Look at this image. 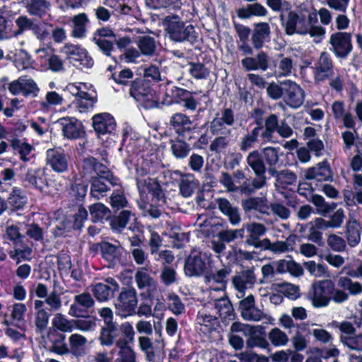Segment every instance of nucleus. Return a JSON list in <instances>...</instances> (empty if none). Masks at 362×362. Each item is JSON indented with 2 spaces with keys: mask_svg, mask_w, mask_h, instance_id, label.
I'll return each mask as SVG.
<instances>
[{
  "mask_svg": "<svg viewBox=\"0 0 362 362\" xmlns=\"http://www.w3.org/2000/svg\"><path fill=\"white\" fill-rule=\"evenodd\" d=\"M214 307L223 320H231L234 317V310L230 300L225 295L214 300Z\"/></svg>",
  "mask_w": 362,
  "mask_h": 362,
  "instance_id": "473e14b6",
  "label": "nucleus"
},
{
  "mask_svg": "<svg viewBox=\"0 0 362 362\" xmlns=\"http://www.w3.org/2000/svg\"><path fill=\"white\" fill-rule=\"evenodd\" d=\"M235 123L234 111L230 108H224L221 112V116L213 119L210 123L209 129L213 135H218L223 131H231L227 127H232Z\"/></svg>",
  "mask_w": 362,
  "mask_h": 362,
  "instance_id": "9b49d317",
  "label": "nucleus"
},
{
  "mask_svg": "<svg viewBox=\"0 0 362 362\" xmlns=\"http://www.w3.org/2000/svg\"><path fill=\"white\" fill-rule=\"evenodd\" d=\"M267 182L258 177L254 178L252 181L249 179L245 180L241 185H237V192L241 194L250 196L255 193V190L259 189L266 185Z\"/></svg>",
  "mask_w": 362,
  "mask_h": 362,
  "instance_id": "4c0bfd02",
  "label": "nucleus"
},
{
  "mask_svg": "<svg viewBox=\"0 0 362 362\" xmlns=\"http://www.w3.org/2000/svg\"><path fill=\"white\" fill-rule=\"evenodd\" d=\"M247 165L251 168L257 177L266 181L267 168L261 153L257 150L251 151L246 158Z\"/></svg>",
  "mask_w": 362,
  "mask_h": 362,
  "instance_id": "b1692460",
  "label": "nucleus"
},
{
  "mask_svg": "<svg viewBox=\"0 0 362 362\" xmlns=\"http://www.w3.org/2000/svg\"><path fill=\"white\" fill-rule=\"evenodd\" d=\"M186 95H189L188 90L177 86H169L165 92L164 102L168 105L180 103Z\"/></svg>",
  "mask_w": 362,
  "mask_h": 362,
  "instance_id": "79ce46f5",
  "label": "nucleus"
},
{
  "mask_svg": "<svg viewBox=\"0 0 362 362\" xmlns=\"http://www.w3.org/2000/svg\"><path fill=\"white\" fill-rule=\"evenodd\" d=\"M304 267L310 275L315 277L328 276V272L326 267L322 264H317L314 261L305 262Z\"/></svg>",
  "mask_w": 362,
  "mask_h": 362,
  "instance_id": "052dcab7",
  "label": "nucleus"
},
{
  "mask_svg": "<svg viewBox=\"0 0 362 362\" xmlns=\"http://www.w3.org/2000/svg\"><path fill=\"white\" fill-rule=\"evenodd\" d=\"M168 308L176 315H181L185 310V305L180 298L174 293L168 296Z\"/></svg>",
  "mask_w": 362,
  "mask_h": 362,
  "instance_id": "bf43d9fd",
  "label": "nucleus"
},
{
  "mask_svg": "<svg viewBox=\"0 0 362 362\" xmlns=\"http://www.w3.org/2000/svg\"><path fill=\"white\" fill-rule=\"evenodd\" d=\"M244 229H226L218 231L211 240V249L216 254H221L226 249V244L235 240L238 237L243 238Z\"/></svg>",
  "mask_w": 362,
  "mask_h": 362,
  "instance_id": "1a4fd4ad",
  "label": "nucleus"
},
{
  "mask_svg": "<svg viewBox=\"0 0 362 362\" xmlns=\"http://www.w3.org/2000/svg\"><path fill=\"white\" fill-rule=\"evenodd\" d=\"M257 281L255 274V267L243 270L235 275L232 279V284L235 288L243 297L246 289L253 287Z\"/></svg>",
  "mask_w": 362,
  "mask_h": 362,
  "instance_id": "ddd939ff",
  "label": "nucleus"
},
{
  "mask_svg": "<svg viewBox=\"0 0 362 362\" xmlns=\"http://www.w3.org/2000/svg\"><path fill=\"white\" fill-rule=\"evenodd\" d=\"M162 24L168 38L173 42L193 43L197 40V35L194 27L183 21L177 15L170 14L165 16Z\"/></svg>",
  "mask_w": 362,
  "mask_h": 362,
  "instance_id": "f257e3e1",
  "label": "nucleus"
},
{
  "mask_svg": "<svg viewBox=\"0 0 362 362\" xmlns=\"http://www.w3.org/2000/svg\"><path fill=\"white\" fill-rule=\"evenodd\" d=\"M231 273V269L228 267H223L221 269L206 274L204 280L206 283L210 284L211 282L218 284L220 287L214 288V291H218L226 287L228 282V277Z\"/></svg>",
  "mask_w": 362,
  "mask_h": 362,
  "instance_id": "2f4dec72",
  "label": "nucleus"
},
{
  "mask_svg": "<svg viewBox=\"0 0 362 362\" xmlns=\"http://www.w3.org/2000/svg\"><path fill=\"white\" fill-rule=\"evenodd\" d=\"M135 281L139 289L146 288L149 295L157 290V281L151 276L146 267L139 268L135 274Z\"/></svg>",
  "mask_w": 362,
  "mask_h": 362,
  "instance_id": "a878e982",
  "label": "nucleus"
},
{
  "mask_svg": "<svg viewBox=\"0 0 362 362\" xmlns=\"http://www.w3.org/2000/svg\"><path fill=\"white\" fill-rule=\"evenodd\" d=\"M94 297L100 302L108 301L114 296L115 293L103 283H97L90 286Z\"/></svg>",
  "mask_w": 362,
  "mask_h": 362,
  "instance_id": "37998d69",
  "label": "nucleus"
},
{
  "mask_svg": "<svg viewBox=\"0 0 362 362\" xmlns=\"http://www.w3.org/2000/svg\"><path fill=\"white\" fill-rule=\"evenodd\" d=\"M81 174L83 177L91 180L100 177L109 180L112 177L108 168L93 157H88L83 159Z\"/></svg>",
  "mask_w": 362,
  "mask_h": 362,
  "instance_id": "0eeeda50",
  "label": "nucleus"
},
{
  "mask_svg": "<svg viewBox=\"0 0 362 362\" xmlns=\"http://www.w3.org/2000/svg\"><path fill=\"white\" fill-rule=\"evenodd\" d=\"M57 122L61 127L64 136L68 139H76L85 134L82 123L76 119L63 117Z\"/></svg>",
  "mask_w": 362,
  "mask_h": 362,
  "instance_id": "4468645a",
  "label": "nucleus"
},
{
  "mask_svg": "<svg viewBox=\"0 0 362 362\" xmlns=\"http://www.w3.org/2000/svg\"><path fill=\"white\" fill-rule=\"evenodd\" d=\"M171 150L177 158H184L189 154L191 147L189 144L182 140H177L172 142Z\"/></svg>",
  "mask_w": 362,
  "mask_h": 362,
  "instance_id": "13d9d810",
  "label": "nucleus"
},
{
  "mask_svg": "<svg viewBox=\"0 0 362 362\" xmlns=\"http://www.w3.org/2000/svg\"><path fill=\"white\" fill-rule=\"evenodd\" d=\"M138 341L140 349L145 354L146 359L149 362H153L158 350L153 346L152 340L147 336H141Z\"/></svg>",
  "mask_w": 362,
  "mask_h": 362,
  "instance_id": "a19ab883",
  "label": "nucleus"
},
{
  "mask_svg": "<svg viewBox=\"0 0 362 362\" xmlns=\"http://www.w3.org/2000/svg\"><path fill=\"white\" fill-rule=\"evenodd\" d=\"M209 264V258L206 253L192 250L185 261L184 272L189 277L204 274Z\"/></svg>",
  "mask_w": 362,
  "mask_h": 362,
  "instance_id": "423d86ee",
  "label": "nucleus"
},
{
  "mask_svg": "<svg viewBox=\"0 0 362 362\" xmlns=\"http://www.w3.org/2000/svg\"><path fill=\"white\" fill-rule=\"evenodd\" d=\"M283 84L286 87L285 89L286 104L293 108L300 107L305 99L303 90L300 86L290 80L285 81Z\"/></svg>",
  "mask_w": 362,
  "mask_h": 362,
  "instance_id": "dca6fc26",
  "label": "nucleus"
},
{
  "mask_svg": "<svg viewBox=\"0 0 362 362\" xmlns=\"http://www.w3.org/2000/svg\"><path fill=\"white\" fill-rule=\"evenodd\" d=\"M242 207L245 212L255 210L261 214H267L269 209L266 200L259 197H249L242 200Z\"/></svg>",
  "mask_w": 362,
  "mask_h": 362,
  "instance_id": "f704fd0d",
  "label": "nucleus"
},
{
  "mask_svg": "<svg viewBox=\"0 0 362 362\" xmlns=\"http://www.w3.org/2000/svg\"><path fill=\"white\" fill-rule=\"evenodd\" d=\"M74 320L67 319L63 314L58 313L54 315L52 325L54 328L61 332H72L74 331Z\"/></svg>",
  "mask_w": 362,
  "mask_h": 362,
  "instance_id": "49530a36",
  "label": "nucleus"
},
{
  "mask_svg": "<svg viewBox=\"0 0 362 362\" xmlns=\"http://www.w3.org/2000/svg\"><path fill=\"white\" fill-rule=\"evenodd\" d=\"M129 94L144 108L151 109L158 106L155 91L144 80L134 81L131 85Z\"/></svg>",
  "mask_w": 362,
  "mask_h": 362,
  "instance_id": "20e7f679",
  "label": "nucleus"
},
{
  "mask_svg": "<svg viewBox=\"0 0 362 362\" xmlns=\"http://www.w3.org/2000/svg\"><path fill=\"white\" fill-rule=\"evenodd\" d=\"M269 339L274 346H284L288 341V337L286 333L279 328H273L268 334Z\"/></svg>",
  "mask_w": 362,
  "mask_h": 362,
  "instance_id": "680f3d73",
  "label": "nucleus"
},
{
  "mask_svg": "<svg viewBox=\"0 0 362 362\" xmlns=\"http://www.w3.org/2000/svg\"><path fill=\"white\" fill-rule=\"evenodd\" d=\"M232 131H223L211 142L209 150L216 153L224 151L231 141Z\"/></svg>",
  "mask_w": 362,
  "mask_h": 362,
  "instance_id": "c9c22d12",
  "label": "nucleus"
},
{
  "mask_svg": "<svg viewBox=\"0 0 362 362\" xmlns=\"http://www.w3.org/2000/svg\"><path fill=\"white\" fill-rule=\"evenodd\" d=\"M219 182L223 186L228 192L234 193L237 192V183L234 180L233 175L229 173L223 171L221 173Z\"/></svg>",
  "mask_w": 362,
  "mask_h": 362,
  "instance_id": "0e129e2a",
  "label": "nucleus"
},
{
  "mask_svg": "<svg viewBox=\"0 0 362 362\" xmlns=\"http://www.w3.org/2000/svg\"><path fill=\"white\" fill-rule=\"evenodd\" d=\"M165 234L172 240L173 246L176 248H182L188 241V233L184 232L179 225L168 223Z\"/></svg>",
  "mask_w": 362,
  "mask_h": 362,
  "instance_id": "cd10ccee",
  "label": "nucleus"
},
{
  "mask_svg": "<svg viewBox=\"0 0 362 362\" xmlns=\"http://www.w3.org/2000/svg\"><path fill=\"white\" fill-rule=\"evenodd\" d=\"M47 163L57 173L65 172L69 165L66 155L55 149H49L47 151Z\"/></svg>",
  "mask_w": 362,
  "mask_h": 362,
  "instance_id": "4be33fe9",
  "label": "nucleus"
},
{
  "mask_svg": "<svg viewBox=\"0 0 362 362\" xmlns=\"http://www.w3.org/2000/svg\"><path fill=\"white\" fill-rule=\"evenodd\" d=\"M260 136V127H254L252 131L244 135L240 141L239 147L240 151H247L252 148L258 141Z\"/></svg>",
  "mask_w": 362,
  "mask_h": 362,
  "instance_id": "a18cd8bd",
  "label": "nucleus"
},
{
  "mask_svg": "<svg viewBox=\"0 0 362 362\" xmlns=\"http://www.w3.org/2000/svg\"><path fill=\"white\" fill-rule=\"evenodd\" d=\"M216 203L218 206V209L224 215L229 223L233 226H235L241 222V214L238 206H234L226 198H218L216 199Z\"/></svg>",
  "mask_w": 362,
  "mask_h": 362,
  "instance_id": "a211bd4d",
  "label": "nucleus"
},
{
  "mask_svg": "<svg viewBox=\"0 0 362 362\" xmlns=\"http://www.w3.org/2000/svg\"><path fill=\"white\" fill-rule=\"evenodd\" d=\"M49 314L46 310H37L35 314V325L36 332L42 334L47 329Z\"/></svg>",
  "mask_w": 362,
  "mask_h": 362,
  "instance_id": "6e6d98bb",
  "label": "nucleus"
},
{
  "mask_svg": "<svg viewBox=\"0 0 362 362\" xmlns=\"http://www.w3.org/2000/svg\"><path fill=\"white\" fill-rule=\"evenodd\" d=\"M93 127L98 136L112 133L116 127L113 117L108 113L97 114L93 117Z\"/></svg>",
  "mask_w": 362,
  "mask_h": 362,
  "instance_id": "aec40b11",
  "label": "nucleus"
},
{
  "mask_svg": "<svg viewBox=\"0 0 362 362\" xmlns=\"http://www.w3.org/2000/svg\"><path fill=\"white\" fill-rule=\"evenodd\" d=\"M101 179V177H97L92 180L91 182L90 195L96 199L105 197L110 190V187Z\"/></svg>",
  "mask_w": 362,
  "mask_h": 362,
  "instance_id": "864d4df0",
  "label": "nucleus"
},
{
  "mask_svg": "<svg viewBox=\"0 0 362 362\" xmlns=\"http://www.w3.org/2000/svg\"><path fill=\"white\" fill-rule=\"evenodd\" d=\"M327 243L332 250L338 252L344 251L346 247L345 240L336 234H330L327 237Z\"/></svg>",
  "mask_w": 362,
  "mask_h": 362,
  "instance_id": "69168bd1",
  "label": "nucleus"
},
{
  "mask_svg": "<svg viewBox=\"0 0 362 362\" xmlns=\"http://www.w3.org/2000/svg\"><path fill=\"white\" fill-rule=\"evenodd\" d=\"M117 244H113L108 241H103V246L101 257L110 265H115L118 262L122 257V247L119 242Z\"/></svg>",
  "mask_w": 362,
  "mask_h": 362,
  "instance_id": "bb28decb",
  "label": "nucleus"
},
{
  "mask_svg": "<svg viewBox=\"0 0 362 362\" xmlns=\"http://www.w3.org/2000/svg\"><path fill=\"white\" fill-rule=\"evenodd\" d=\"M138 298L134 288H122L119 293L115 308L117 315L122 317L133 315L137 307Z\"/></svg>",
  "mask_w": 362,
  "mask_h": 362,
  "instance_id": "39448f33",
  "label": "nucleus"
},
{
  "mask_svg": "<svg viewBox=\"0 0 362 362\" xmlns=\"http://www.w3.org/2000/svg\"><path fill=\"white\" fill-rule=\"evenodd\" d=\"M25 7L28 13L33 17L43 20L50 17L52 4L47 0H26Z\"/></svg>",
  "mask_w": 362,
  "mask_h": 362,
  "instance_id": "6ab92c4d",
  "label": "nucleus"
},
{
  "mask_svg": "<svg viewBox=\"0 0 362 362\" xmlns=\"http://www.w3.org/2000/svg\"><path fill=\"white\" fill-rule=\"evenodd\" d=\"M242 66L247 71L261 70L266 71L270 64V58L267 52H259L255 57H247L242 59Z\"/></svg>",
  "mask_w": 362,
  "mask_h": 362,
  "instance_id": "f3484780",
  "label": "nucleus"
},
{
  "mask_svg": "<svg viewBox=\"0 0 362 362\" xmlns=\"http://www.w3.org/2000/svg\"><path fill=\"white\" fill-rule=\"evenodd\" d=\"M14 62L18 69H26L31 65L30 57L27 52L20 49L15 55Z\"/></svg>",
  "mask_w": 362,
  "mask_h": 362,
  "instance_id": "338daca9",
  "label": "nucleus"
},
{
  "mask_svg": "<svg viewBox=\"0 0 362 362\" xmlns=\"http://www.w3.org/2000/svg\"><path fill=\"white\" fill-rule=\"evenodd\" d=\"M132 212L129 210L122 211L118 216H113L110 220L112 229L120 232L129 221Z\"/></svg>",
  "mask_w": 362,
  "mask_h": 362,
  "instance_id": "3c124183",
  "label": "nucleus"
},
{
  "mask_svg": "<svg viewBox=\"0 0 362 362\" xmlns=\"http://www.w3.org/2000/svg\"><path fill=\"white\" fill-rule=\"evenodd\" d=\"M52 339V346L50 350L59 355H65L69 353V348L66 342V336L62 333L53 334Z\"/></svg>",
  "mask_w": 362,
  "mask_h": 362,
  "instance_id": "de8ad7c7",
  "label": "nucleus"
},
{
  "mask_svg": "<svg viewBox=\"0 0 362 362\" xmlns=\"http://www.w3.org/2000/svg\"><path fill=\"white\" fill-rule=\"evenodd\" d=\"M267 14V9L259 3L249 4L247 7L240 8L237 11L238 16L243 19L250 18L252 16H265Z\"/></svg>",
  "mask_w": 362,
  "mask_h": 362,
  "instance_id": "58836bf2",
  "label": "nucleus"
},
{
  "mask_svg": "<svg viewBox=\"0 0 362 362\" xmlns=\"http://www.w3.org/2000/svg\"><path fill=\"white\" fill-rule=\"evenodd\" d=\"M95 305V300L88 292L74 296L73 303L70 305L69 315L74 317H83L88 314L89 309Z\"/></svg>",
  "mask_w": 362,
  "mask_h": 362,
  "instance_id": "9d476101",
  "label": "nucleus"
},
{
  "mask_svg": "<svg viewBox=\"0 0 362 362\" xmlns=\"http://www.w3.org/2000/svg\"><path fill=\"white\" fill-rule=\"evenodd\" d=\"M345 233L347 243L351 247H356L361 241V226L359 222L350 218L346 223Z\"/></svg>",
  "mask_w": 362,
  "mask_h": 362,
  "instance_id": "c85d7f7f",
  "label": "nucleus"
},
{
  "mask_svg": "<svg viewBox=\"0 0 362 362\" xmlns=\"http://www.w3.org/2000/svg\"><path fill=\"white\" fill-rule=\"evenodd\" d=\"M90 214L95 221L107 219L111 216V211L102 203H96L89 206Z\"/></svg>",
  "mask_w": 362,
  "mask_h": 362,
  "instance_id": "603ef678",
  "label": "nucleus"
},
{
  "mask_svg": "<svg viewBox=\"0 0 362 362\" xmlns=\"http://www.w3.org/2000/svg\"><path fill=\"white\" fill-rule=\"evenodd\" d=\"M279 148L268 146L263 148L261 155L263 158L265 165H268V173L270 174L271 170H276V165L279 162Z\"/></svg>",
  "mask_w": 362,
  "mask_h": 362,
  "instance_id": "e433bc0d",
  "label": "nucleus"
},
{
  "mask_svg": "<svg viewBox=\"0 0 362 362\" xmlns=\"http://www.w3.org/2000/svg\"><path fill=\"white\" fill-rule=\"evenodd\" d=\"M199 182L191 174H183L181 175L179 182L180 194L184 197L192 196L194 192L198 188Z\"/></svg>",
  "mask_w": 362,
  "mask_h": 362,
  "instance_id": "72a5a7b5",
  "label": "nucleus"
},
{
  "mask_svg": "<svg viewBox=\"0 0 362 362\" xmlns=\"http://www.w3.org/2000/svg\"><path fill=\"white\" fill-rule=\"evenodd\" d=\"M305 177L307 180H315L317 182L329 181L332 180V172L327 161L324 160L308 168Z\"/></svg>",
  "mask_w": 362,
  "mask_h": 362,
  "instance_id": "412c9836",
  "label": "nucleus"
},
{
  "mask_svg": "<svg viewBox=\"0 0 362 362\" xmlns=\"http://www.w3.org/2000/svg\"><path fill=\"white\" fill-rule=\"evenodd\" d=\"M334 284L330 279L314 282L308 293V298L312 301L313 305L315 308L328 305L334 292Z\"/></svg>",
  "mask_w": 362,
  "mask_h": 362,
  "instance_id": "7ed1b4c3",
  "label": "nucleus"
},
{
  "mask_svg": "<svg viewBox=\"0 0 362 362\" xmlns=\"http://www.w3.org/2000/svg\"><path fill=\"white\" fill-rule=\"evenodd\" d=\"M62 52L66 59L76 62L81 55L85 56L86 49L78 45L67 43L62 47Z\"/></svg>",
  "mask_w": 362,
  "mask_h": 362,
  "instance_id": "5fc2aeb1",
  "label": "nucleus"
},
{
  "mask_svg": "<svg viewBox=\"0 0 362 362\" xmlns=\"http://www.w3.org/2000/svg\"><path fill=\"white\" fill-rule=\"evenodd\" d=\"M279 119L275 114H270L264 120V126L260 132V137L263 143L272 142L274 134L279 127Z\"/></svg>",
  "mask_w": 362,
  "mask_h": 362,
  "instance_id": "c756f323",
  "label": "nucleus"
},
{
  "mask_svg": "<svg viewBox=\"0 0 362 362\" xmlns=\"http://www.w3.org/2000/svg\"><path fill=\"white\" fill-rule=\"evenodd\" d=\"M280 20L287 35H292L295 33L306 35L308 34L309 23H316L317 22V15L315 12L300 11L298 13L291 11L288 13L286 18L281 14Z\"/></svg>",
  "mask_w": 362,
  "mask_h": 362,
  "instance_id": "f03ea898",
  "label": "nucleus"
},
{
  "mask_svg": "<svg viewBox=\"0 0 362 362\" xmlns=\"http://www.w3.org/2000/svg\"><path fill=\"white\" fill-rule=\"evenodd\" d=\"M24 181L39 191L47 192V180L45 177V172L40 168L28 169L25 175Z\"/></svg>",
  "mask_w": 362,
  "mask_h": 362,
  "instance_id": "393cba45",
  "label": "nucleus"
},
{
  "mask_svg": "<svg viewBox=\"0 0 362 362\" xmlns=\"http://www.w3.org/2000/svg\"><path fill=\"white\" fill-rule=\"evenodd\" d=\"M280 61L278 64V73L279 76H287L291 74L293 68V60L291 57L279 55Z\"/></svg>",
  "mask_w": 362,
  "mask_h": 362,
  "instance_id": "e2e57ef3",
  "label": "nucleus"
},
{
  "mask_svg": "<svg viewBox=\"0 0 362 362\" xmlns=\"http://www.w3.org/2000/svg\"><path fill=\"white\" fill-rule=\"evenodd\" d=\"M293 235H289L286 240H276L271 242L269 238H266L263 250H269L273 254L280 255L293 250V244H291Z\"/></svg>",
  "mask_w": 362,
  "mask_h": 362,
  "instance_id": "7c9ffc66",
  "label": "nucleus"
},
{
  "mask_svg": "<svg viewBox=\"0 0 362 362\" xmlns=\"http://www.w3.org/2000/svg\"><path fill=\"white\" fill-rule=\"evenodd\" d=\"M271 28L268 23L262 22L255 24L251 41L255 49H259L265 42L270 40Z\"/></svg>",
  "mask_w": 362,
  "mask_h": 362,
  "instance_id": "5701e85b",
  "label": "nucleus"
},
{
  "mask_svg": "<svg viewBox=\"0 0 362 362\" xmlns=\"http://www.w3.org/2000/svg\"><path fill=\"white\" fill-rule=\"evenodd\" d=\"M170 124L176 129L177 132L182 131H190L192 121L182 113L173 115L170 119Z\"/></svg>",
  "mask_w": 362,
  "mask_h": 362,
  "instance_id": "09e8293b",
  "label": "nucleus"
},
{
  "mask_svg": "<svg viewBox=\"0 0 362 362\" xmlns=\"http://www.w3.org/2000/svg\"><path fill=\"white\" fill-rule=\"evenodd\" d=\"M117 326H104L101 328L98 340L104 346H111L116 337Z\"/></svg>",
  "mask_w": 362,
  "mask_h": 362,
  "instance_id": "8fccbe9b",
  "label": "nucleus"
},
{
  "mask_svg": "<svg viewBox=\"0 0 362 362\" xmlns=\"http://www.w3.org/2000/svg\"><path fill=\"white\" fill-rule=\"evenodd\" d=\"M144 169L137 170L136 184L140 192L141 200L144 199L146 189L150 193L159 184L158 181L149 177L143 178L141 176L144 175Z\"/></svg>",
  "mask_w": 362,
  "mask_h": 362,
  "instance_id": "ea45409f",
  "label": "nucleus"
},
{
  "mask_svg": "<svg viewBox=\"0 0 362 362\" xmlns=\"http://www.w3.org/2000/svg\"><path fill=\"white\" fill-rule=\"evenodd\" d=\"M137 46L141 54L145 56H153L156 51L155 39L148 35L139 37Z\"/></svg>",
  "mask_w": 362,
  "mask_h": 362,
  "instance_id": "c03bdc74",
  "label": "nucleus"
},
{
  "mask_svg": "<svg viewBox=\"0 0 362 362\" xmlns=\"http://www.w3.org/2000/svg\"><path fill=\"white\" fill-rule=\"evenodd\" d=\"M269 175L275 177L274 186L278 191L290 189L296 185L298 179L297 175L288 169L280 171L271 170Z\"/></svg>",
  "mask_w": 362,
  "mask_h": 362,
  "instance_id": "2eb2a0df",
  "label": "nucleus"
},
{
  "mask_svg": "<svg viewBox=\"0 0 362 362\" xmlns=\"http://www.w3.org/2000/svg\"><path fill=\"white\" fill-rule=\"evenodd\" d=\"M189 72L196 79H204L209 75V70L202 63L189 62Z\"/></svg>",
  "mask_w": 362,
  "mask_h": 362,
  "instance_id": "4d7b16f0",
  "label": "nucleus"
},
{
  "mask_svg": "<svg viewBox=\"0 0 362 362\" xmlns=\"http://www.w3.org/2000/svg\"><path fill=\"white\" fill-rule=\"evenodd\" d=\"M341 341L350 349L362 351V335L355 337L341 336Z\"/></svg>",
  "mask_w": 362,
  "mask_h": 362,
  "instance_id": "774afa93",
  "label": "nucleus"
},
{
  "mask_svg": "<svg viewBox=\"0 0 362 362\" xmlns=\"http://www.w3.org/2000/svg\"><path fill=\"white\" fill-rule=\"evenodd\" d=\"M334 76V64L332 57L326 52L320 56L315 65L314 78L317 82L324 81Z\"/></svg>",
  "mask_w": 362,
  "mask_h": 362,
  "instance_id": "f8f14e48",
  "label": "nucleus"
},
{
  "mask_svg": "<svg viewBox=\"0 0 362 362\" xmlns=\"http://www.w3.org/2000/svg\"><path fill=\"white\" fill-rule=\"evenodd\" d=\"M329 43L330 50L338 58L344 59L352 50L351 35L346 32H337L331 35Z\"/></svg>",
  "mask_w": 362,
  "mask_h": 362,
  "instance_id": "6e6552de",
  "label": "nucleus"
}]
</instances>
